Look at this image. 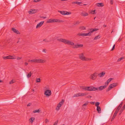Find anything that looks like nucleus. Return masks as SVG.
I'll return each mask as SVG.
<instances>
[{
	"mask_svg": "<svg viewBox=\"0 0 125 125\" xmlns=\"http://www.w3.org/2000/svg\"><path fill=\"white\" fill-rule=\"evenodd\" d=\"M105 86H104V85L102 86L99 87L98 89L100 91H101L103 89H105Z\"/></svg>",
	"mask_w": 125,
	"mask_h": 125,
	"instance_id": "20",
	"label": "nucleus"
},
{
	"mask_svg": "<svg viewBox=\"0 0 125 125\" xmlns=\"http://www.w3.org/2000/svg\"><path fill=\"white\" fill-rule=\"evenodd\" d=\"M58 41L62 42L65 44L71 45H74V43L71 41L62 38L58 39Z\"/></svg>",
	"mask_w": 125,
	"mask_h": 125,
	"instance_id": "1",
	"label": "nucleus"
},
{
	"mask_svg": "<svg viewBox=\"0 0 125 125\" xmlns=\"http://www.w3.org/2000/svg\"><path fill=\"white\" fill-rule=\"evenodd\" d=\"M89 103V102L88 101H86L85 103L82 106L83 109H85L86 108V106Z\"/></svg>",
	"mask_w": 125,
	"mask_h": 125,
	"instance_id": "15",
	"label": "nucleus"
},
{
	"mask_svg": "<svg viewBox=\"0 0 125 125\" xmlns=\"http://www.w3.org/2000/svg\"><path fill=\"white\" fill-rule=\"evenodd\" d=\"M123 111V110H122L121 109V110L120 111V113H121Z\"/></svg>",
	"mask_w": 125,
	"mask_h": 125,
	"instance_id": "60",
	"label": "nucleus"
},
{
	"mask_svg": "<svg viewBox=\"0 0 125 125\" xmlns=\"http://www.w3.org/2000/svg\"><path fill=\"white\" fill-rule=\"evenodd\" d=\"M58 11L59 12H60V13H61L62 15H65V11H61L60 10H58Z\"/></svg>",
	"mask_w": 125,
	"mask_h": 125,
	"instance_id": "28",
	"label": "nucleus"
},
{
	"mask_svg": "<svg viewBox=\"0 0 125 125\" xmlns=\"http://www.w3.org/2000/svg\"><path fill=\"white\" fill-rule=\"evenodd\" d=\"M95 10H94L93 11H92L91 12V13L92 14H94L95 13Z\"/></svg>",
	"mask_w": 125,
	"mask_h": 125,
	"instance_id": "48",
	"label": "nucleus"
},
{
	"mask_svg": "<svg viewBox=\"0 0 125 125\" xmlns=\"http://www.w3.org/2000/svg\"><path fill=\"white\" fill-rule=\"evenodd\" d=\"M77 35L79 36H85V33H78V34Z\"/></svg>",
	"mask_w": 125,
	"mask_h": 125,
	"instance_id": "24",
	"label": "nucleus"
},
{
	"mask_svg": "<svg viewBox=\"0 0 125 125\" xmlns=\"http://www.w3.org/2000/svg\"><path fill=\"white\" fill-rule=\"evenodd\" d=\"M73 4H76L78 5H80V4L82 3V2L78 1H75L73 2L72 3Z\"/></svg>",
	"mask_w": 125,
	"mask_h": 125,
	"instance_id": "35",
	"label": "nucleus"
},
{
	"mask_svg": "<svg viewBox=\"0 0 125 125\" xmlns=\"http://www.w3.org/2000/svg\"><path fill=\"white\" fill-rule=\"evenodd\" d=\"M36 63H43L45 62L44 60L41 59H36Z\"/></svg>",
	"mask_w": 125,
	"mask_h": 125,
	"instance_id": "12",
	"label": "nucleus"
},
{
	"mask_svg": "<svg viewBox=\"0 0 125 125\" xmlns=\"http://www.w3.org/2000/svg\"><path fill=\"white\" fill-rule=\"evenodd\" d=\"M125 109V107L123 106L121 108V109L123 111Z\"/></svg>",
	"mask_w": 125,
	"mask_h": 125,
	"instance_id": "52",
	"label": "nucleus"
},
{
	"mask_svg": "<svg viewBox=\"0 0 125 125\" xmlns=\"http://www.w3.org/2000/svg\"><path fill=\"white\" fill-rule=\"evenodd\" d=\"M52 94L51 91L50 90H47L45 91L44 94L47 97H49Z\"/></svg>",
	"mask_w": 125,
	"mask_h": 125,
	"instance_id": "7",
	"label": "nucleus"
},
{
	"mask_svg": "<svg viewBox=\"0 0 125 125\" xmlns=\"http://www.w3.org/2000/svg\"><path fill=\"white\" fill-rule=\"evenodd\" d=\"M42 18H43V19H46V17H42Z\"/></svg>",
	"mask_w": 125,
	"mask_h": 125,
	"instance_id": "63",
	"label": "nucleus"
},
{
	"mask_svg": "<svg viewBox=\"0 0 125 125\" xmlns=\"http://www.w3.org/2000/svg\"><path fill=\"white\" fill-rule=\"evenodd\" d=\"M12 31L15 33L19 34H20V32L16 30V29L14 28L12 29Z\"/></svg>",
	"mask_w": 125,
	"mask_h": 125,
	"instance_id": "18",
	"label": "nucleus"
},
{
	"mask_svg": "<svg viewBox=\"0 0 125 125\" xmlns=\"http://www.w3.org/2000/svg\"><path fill=\"white\" fill-rule=\"evenodd\" d=\"M123 102H121L120 104L117 107L116 109L118 110H119L120 108L123 105Z\"/></svg>",
	"mask_w": 125,
	"mask_h": 125,
	"instance_id": "22",
	"label": "nucleus"
},
{
	"mask_svg": "<svg viewBox=\"0 0 125 125\" xmlns=\"http://www.w3.org/2000/svg\"><path fill=\"white\" fill-rule=\"evenodd\" d=\"M64 102V100H62L58 104L56 108V110H57L58 111L59 110L61 106L63 104Z\"/></svg>",
	"mask_w": 125,
	"mask_h": 125,
	"instance_id": "6",
	"label": "nucleus"
},
{
	"mask_svg": "<svg viewBox=\"0 0 125 125\" xmlns=\"http://www.w3.org/2000/svg\"><path fill=\"white\" fill-rule=\"evenodd\" d=\"M34 119L35 118H34L31 117L29 121L31 123H32Z\"/></svg>",
	"mask_w": 125,
	"mask_h": 125,
	"instance_id": "32",
	"label": "nucleus"
},
{
	"mask_svg": "<svg viewBox=\"0 0 125 125\" xmlns=\"http://www.w3.org/2000/svg\"><path fill=\"white\" fill-rule=\"evenodd\" d=\"M29 62H34L36 63V59H33L31 60H29L28 61Z\"/></svg>",
	"mask_w": 125,
	"mask_h": 125,
	"instance_id": "23",
	"label": "nucleus"
},
{
	"mask_svg": "<svg viewBox=\"0 0 125 125\" xmlns=\"http://www.w3.org/2000/svg\"><path fill=\"white\" fill-rule=\"evenodd\" d=\"M71 14V13L70 12H68L66 11H65V15H69Z\"/></svg>",
	"mask_w": 125,
	"mask_h": 125,
	"instance_id": "41",
	"label": "nucleus"
},
{
	"mask_svg": "<svg viewBox=\"0 0 125 125\" xmlns=\"http://www.w3.org/2000/svg\"><path fill=\"white\" fill-rule=\"evenodd\" d=\"M92 60V59L90 58H86L85 57V58L84 61H90Z\"/></svg>",
	"mask_w": 125,
	"mask_h": 125,
	"instance_id": "31",
	"label": "nucleus"
},
{
	"mask_svg": "<svg viewBox=\"0 0 125 125\" xmlns=\"http://www.w3.org/2000/svg\"><path fill=\"white\" fill-rule=\"evenodd\" d=\"M113 79V78H110L107 80V81L109 83Z\"/></svg>",
	"mask_w": 125,
	"mask_h": 125,
	"instance_id": "39",
	"label": "nucleus"
},
{
	"mask_svg": "<svg viewBox=\"0 0 125 125\" xmlns=\"http://www.w3.org/2000/svg\"><path fill=\"white\" fill-rule=\"evenodd\" d=\"M80 96L79 93L74 94L73 97H78Z\"/></svg>",
	"mask_w": 125,
	"mask_h": 125,
	"instance_id": "38",
	"label": "nucleus"
},
{
	"mask_svg": "<svg viewBox=\"0 0 125 125\" xmlns=\"http://www.w3.org/2000/svg\"><path fill=\"white\" fill-rule=\"evenodd\" d=\"M80 96H84L87 95L88 93L87 92H85L84 93H79Z\"/></svg>",
	"mask_w": 125,
	"mask_h": 125,
	"instance_id": "17",
	"label": "nucleus"
},
{
	"mask_svg": "<svg viewBox=\"0 0 125 125\" xmlns=\"http://www.w3.org/2000/svg\"><path fill=\"white\" fill-rule=\"evenodd\" d=\"M108 82L107 81H106V82H105V85H104V86H105V87H106L107 86L108 84Z\"/></svg>",
	"mask_w": 125,
	"mask_h": 125,
	"instance_id": "43",
	"label": "nucleus"
},
{
	"mask_svg": "<svg viewBox=\"0 0 125 125\" xmlns=\"http://www.w3.org/2000/svg\"><path fill=\"white\" fill-rule=\"evenodd\" d=\"M28 64V63L27 62H25V65H27Z\"/></svg>",
	"mask_w": 125,
	"mask_h": 125,
	"instance_id": "61",
	"label": "nucleus"
},
{
	"mask_svg": "<svg viewBox=\"0 0 125 125\" xmlns=\"http://www.w3.org/2000/svg\"><path fill=\"white\" fill-rule=\"evenodd\" d=\"M83 46V45L82 44H74L73 47V48H78L80 47H82Z\"/></svg>",
	"mask_w": 125,
	"mask_h": 125,
	"instance_id": "10",
	"label": "nucleus"
},
{
	"mask_svg": "<svg viewBox=\"0 0 125 125\" xmlns=\"http://www.w3.org/2000/svg\"><path fill=\"white\" fill-rule=\"evenodd\" d=\"M31 105V104L30 103H29L28 104H27V106H30Z\"/></svg>",
	"mask_w": 125,
	"mask_h": 125,
	"instance_id": "62",
	"label": "nucleus"
},
{
	"mask_svg": "<svg viewBox=\"0 0 125 125\" xmlns=\"http://www.w3.org/2000/svg\"><path fill=\"white\" fill-rule=\"evenodd\" d=\"M42 52H44L45 53H46V50L45 49H44L43 50Z\"/></svg>",
	"mask_w": 125,
	"mask_h": 125,
	"instance_id": "57",
	"label": "nucleus"
},
{
	"mask_svg": "<svg viewBox=\"0 0 125 125\" xmlns=\"http://www.w3.org/2000/svg\"><path fill=\"white\" fill-rule=\"evenodd\" d=\"M62 22V21L57 19H50L48 20L47 21V23H52L54 22Z\"/></svg>",
	"mask_w": 125,
	"mask_h": 125,
	"instance_id": "3",
	"label": "nucleus"
},
{
	"mask_svg": "<svg viewBox=\"0 0 125 125\" xmlns=\"http://www.w3.org/2000/svg\"><path fill=\"white\" fill-rule=\"evenodd\" d=\"M115 44H114L113 46V48L111 50H113L115 48Z\"/></svg>",
	"mask_w": 125,
	"mask_h": 125,
	"instance_id": "54",
	"label": "nucleus"
},
{
	"mask_svg": "<svg viewBox=\"0 0 125 125\" xmlns=\"http://www.w3.org/2000/svg\"><path fill=\"white\" fill-rule=\"evenodd\" d=\"M124 59V57H121L120 58H119L117 60L118 62H119L121 60H122L123 59Z\"/></svg>",
	"mask_w": 125,
	"mask_h": 125,
	"instance_id": "40",
	"label": "nucleus"
},
{
	"mask_svg": "<svg viewBox=\"0 0 125 125\" xmlns=\"http://www.w3.org/2000/svg\"><path fill=\"white\" fill-rule=\"evenodd\" d=\"M97 30V29H90V32L88 33H85V36L91 35V33H92L93 32L96 31Z\"/></svg>",
	"mask_w": 125,
	"mask_h": 125,
	"instance_id": "8",
	"label": "nucleus"
},
{
	"mask_svg": "<svg viewBox=\"0 0 125 125\" xmlns=\"http://www.w3.org/2000/svg\"><path fill=\"white\" fill-rule=\"evenodd\" d=\"M81 88L85 91H95L97 90V88L93 87L82 86Z\"/></svg>",
	"mask_w": 125,
	"mask_h": 125,
	"instance_id": "2",
	"label": "nucleus"
},
{
	"mask_svg": "<svg viewBox=\"0 0 125 125\" xmlns=\"http://www.w3.org/2000/svg\"><path fill=\"white\" fill-rule=\"evenodd\" d=\"M44 90H45L46 91V90H48V89L46 87H44Z\"/></svg>",
	"mask_w": 125,
	"mask_h": 125,
	"instance_id": "56",
	"label": "nucleus"
},
{
	"mask_svg": "<svg viewBox=\"0 0 125 125\" xmlns=\"http://www.w3.org/2000/svg\"><path fill=\"white\" fill-rule=\"evenodd\" d=\"M95 103V102H90V103L91 104H94Z\"/></svg>",
	"mask_w": 125,
	"mask_h": 125,
	"instance_id": "58",
	"label": "nucleus"
},
{
	"mask_svg": "<svg viewBox=\"0 0 125 125\" xmlns=\"http://www.w3.org/2000/svg\"><path fill=\"white\" fill-rule=\"evenodd\" d=\"M80 22L79 21H75L73 23V24L74 25H78L80 23Z\"/></svg>",
	"mask_w": 125,
	"mask_h": 125,
	"instance_id": "30",
	"label": "nucleus"
},
{
	"mask_svg": "<svg viewBox=\"0 0 125 125\" xmlns=\"http://www.w3.org/2000/svg\"><path fill=\"white\" fill-rule=\"evenodd\" d=\"M113 0H110V3L111 4H113Z\"/></svg>",
	"mask_w": 125,
	"mask_h": 125,
	"instance_id": "55",
	"label": "nucleus"
},
{
	"mask_svg": "<svg viewBox=\"0 0 125 125\" xmlns=\"http://www.w3.org/2000/svg\"><path fill=\"white\" fill-rule=\"evenodd\" d=\"M43 41L45 42H49L52 41V40L51 39H44Z\"/></svg>",
	"mask_w": 125,
	"mask_h": 125,
	"instance_id": "25",
	"label": "nucleus"
},
{
	"mask_svg": "<svg viewBox=\"0 0 125 125\" xmlns=\"http://www.w3.org/2000/svg\"><path fill=\"white\" fill-rule=\"evenodd\" d=\"M32 74V73H31V72H30V73L27 75V78H29L30 77Z\"/></svg>",
	"mask_w": 125,
	"mask_h": 125,
	"instance_id": "34",
	"label": "nucleus"
},
{
	"mask_svg": "<svg viewBox=\"0 0 125 125\" xmlns=\"http://www.w3.org/2000/svg\"><path fill=\"white\" fill-rule=\"evenodd\" d=\"M116 115L117 114L114 113V115H113V117H112V118L111 119V121H112L115 118V117L116 116Z\"/></svg>",
	"mask_w": 125,
	"mask_h": 125,
	"instance_id": "36",
	"label": "nucleus"
},
{
	"mask_svg": "<svg viewBox=\"0 0 125 125\" xmlns=\"http://www.w3.org/2000/svg\"><path fill=\"white\" fill-rule=\"evenodd\" d=\"M121 40V39H120V38H119V39H118V41H120Z\"/></svg>",
	"mask_w": 125,
	"mask_h": 125,
	"instance_id": "64",
	"label": "nucleus"
},
{
	"mask_svg": "<svg viewBox=\"0 0 125 125\" xmlns=\"http://www.w3.org/2000/svg\"><path fill=\"white\" fill-rule=\"evenodd\" d=\"M105 72H102L101 73L99 74L98 73V75L100 77H103L105 74Z\"/></svg>",
	"mask_w": 125,
	"mask_h": 125,
	"instance_id": "14",
	"label": "nucleus"
},
{
	"mask_svg": "<svg viewBox=\"0 0 125 125\" xmlns=\"http://www.w3.org/2000/svg\"><path fill=\"white\" fill-rule=\"evenodd\" d=\"M38 10L36 9H31L28 11V12L29 14H32L36 12Z\"/></svg>",
	"mask_w": 125,
	"mask_h": 125,
	"instance_id": "11",
	"label": "nucleus"
},
{
	"mask_svg": "<svg viewBox=\"0 0 125 125\" xmlns=\"http://www.w3.org/2000/svg\"><path fill=\"white\" fill-rule=\"evenodd\" d=\"M101 37L100 35H97L94 38V40H97L99 39Z\"/></svg>",
	"mask_w": 125,
	"mask_h": 125,
	"instance_id": "26",
	"label": "nucleus"
},
{
	"mask_svg": "<svg viewBox=\"0 0 125 125\" xmlns=\"http://www.w3.org/2000/svg\"><path fill=\"white\" fill-rule=\"evenodd\" d=\"M96 110L98 113H101V108L100 106H97V107Z\"/></svg>",
	"mask_w": 125,
	"mask_h": 125,
	"instance_id": "19",
	"label": "nucleus"
},
{
	"mask_svg": "<svg viewBox=\"0 0 125 125\" xmlns=\"http://www.w3.org/2000/svg\"><path fill=\"white\" fill-rule=\"evenodd\" d=\"M3 58L4 59H9L8 56H4L3 57Z\"/></svg>",
	"mask_w": 125,
	"mask_h": 125,
	"instance_id": "46",
	"label": "nucleus"
},
{
	"mask_svg": "<svg viewBox=\"0 0 125 125\" xmlns=\"http://www.w3.org/2000/svg\"><path fill=\"white\" fill-rule=\"evenodd\" d=\"M49 121L47 119H46L45 120V123H47V122H49Z\"/></svg>",
	"mask_w": 125,
	"mask_h": 125,
	"instance_id": "45",
	"label": "nucleus"
},
{
	"mask_svg": "<svg viewBox=\"0 0 125 125\" xmlns=\"http://www.w3.org/2000/svg\"><path fill=\"white\" fill-rule=\"evenodd\" d=\"M41 111V109H39L38 110H34L33 112V113H39Z\"/></svg>",
	"mask_w": 125,
	"mask_h": 125,
	"instance_id": "21",
	"label": "nucleus"
},
{
	"mask_svg": "<svg viewBox=\"0 0 125 125\" xmlns=\"http://www.w3.org/2000/svg\"><path fill=\"white\" fill-rule=\"evenodd\" d=\"M58 123V121L57 120L53 124V125H57Z\"/></svg>",
	"mask_w": 125,
	"mask_h": 125,
	"instance_id": "47",
	"label": "nucleus"
},
{
	"mask_svg": "<svg viewBox=\"0 0 125 125\" xmlns=\"http://www.w3.org/2000/svg\"><path fill=\"white\" fill-rule=\"evenodd\" d=\"M18 40H19L18 41V42H17V43H19L20 42H21V41L20 40H22V39H21V38H19L18 39Z\"/></svg>",
	"mask_w": 125,
	"mask_h": 125,
	"instance_id": "44",
	"label": "nucleus"
},
{
	"mask_svg": "<svg viewBox=\"0 0 125 125\" xmlns=\"http://www.w3.org/2000/svg\"><path fill=\"white\" fill-rule=\"evenodd\" d=\"M36 83H40L41 82V79L40 78H36Z\"/></svg>",
	"mask_w": 125,
	"mask_h": 125,
	"instance_id": "37",
	"label": "nucleus"
},
{
	"mask_svg": "<svg viewBox=\"0 0 125 125\" xmlns=\"http://www.w3.org/2000/svg\"><path fill=\"white\" fill-rule=\"evenodd\" d=\"M99 104L100 103L99 102H97L95 104V105L97 107V106H98L99 105Z\"/></svg>",
	"mask_w": 125,
	"mask_h": 125,
	"instance_id": "42",
	"label": "nucleus"
},
{
	"mask_svg": "<svg viewBox=\"0 0 125 125\" xmlns=\"http://www.w3.org/2000/svg\"><path fill=\"white\" fill-rule=\"evenodd\" d=\"M9 59H15V57H14L12 56L9 55L8 56Z\"/></svg>",
	"mask_w": 125,
	"mask_h": 125,
	"instance_id": "33",
	"label": "nucleus"
},
{
	"mask_svg": "<svg viewBox=\"0 0 125 125\" xmlns=\"http://www.w3.org/2000/svg\"><path fill=\"white\" fill-rule=\"evenodd\" d=\"M14 83V82L13 81V80H11V81L10 82V84H12L13 83Z\"/></svg>",
	"mask_w": 125,
	"mask_h": 125,
	"instance_id": "50",
	"label": "nucleus"
},
{
	"mask_svg": "<svg viewBox=\"0 0 125 125\" xmlns=\"http://www.w3.org/2000/svg\"><path fill=\"white\" fill-rule=\"evenodd\" d=\"M97 5L98 6V7H103L104 6V4L103 3H97Z\"/></svg>",
	"mask_w": 125,
	"mask_h": 125,
	"instance_id": "27",
	"label": "nucleus"
},
{
	"mask_svg": "<svg viewBox=\"0 0 125 125\" xmlns=\"http://www.w3.org/2000/svg\"><path fill=\"white\" fill-rule=\"evenodd\" d=\"M21 58H20V57H18L17 58V60H19Z\"/></svg>",
	"mask_w": 125,
	"mask_h": 125,
	"instance_id": "59",
	"label": "nucleus"
},
{
	"mask_svg": "<svg viewBox=\"0 0 125 125\" xmlns=\"http://www.w3.org/2000/svg\"><path fill=\"white\" fill-rule=\"evenodd\" d=\"M98 73L96 72H95L94 73L91 75L90 78L93 80H95L96 78Z\"/></svg>",
	"mask_w": 125,
	"mask_h": 125,
	"instance_id": "5",
	"label": "nucleus"
},
{
	"mask_svg": "<svg viewBox=\"0 0 125 125\" xmlns=\"http://www.w3.org/2000/svg\"><path fill=\"white\" fill-rule=\"evenodd\" d=\"M81 15L83 16H86L88 15V13L85 12V11H83L81 12Z\"/></svg>",
	"mask_w": 125,
	"mask_h": 125,
	"instance_id": "16",
	"label": "nucleus"
},
{
	"mask_svg": "<svg viewBox=\"0 0 125 125\" xmlns=\"http://www.w3.org/2000/svg\"><path fill=\"white\" fill-rule=\"evenodd\" d=\"M44 22L43 21H42L38 23L37 25L36 26V28H38L41 27L42 25L43 24Z\"/></svg>",
	"mask_w": 125,
	"mask_h": 125,
	"instance_id": "13",
	"label": "nucleus"
},
{
	"mask_svg": "<svg viewBox=\"0 0 125 125\" xmlns=\"http://www.w3.org/2000/svg\"><path fill=\"white\" fill-rule=\"evenodd\" d=\"M79 57L81 60L84 61L85 58V57L84 56V53H81L79 54Z\"/></svg>",
	"mask_w": 125,
	"mask_h": 125,
	"instance_id": "9",
	"label": "nucleus"
},
{
	"mask_svg": "<svg viewBox=\"0 0 125 125\" xmlns=\"http://www.w3.org/2000/svg\"><path fill=\"white\" fill-rule=\"evenodd\" d=\"M85 27L84 26H81L79 27V29L81 30H85Z\"/></svg>",
	"mask_w": 125,
	"mask_h": 125,
	"instance_id": "29",
	"label": "nucleus"
},
{
	"mask_svg": "<svg viewBox=\"0 0 125 125\" xmlns=\"http://www.w3.org/2000/svg\"><path fill=\"white\" fill-rule=\"evenodd\" d=\"M118 83H114L111 84L109 86L108 88L106 90V91L108 92L110 90L112 89L118 85Z\"/></svg>",
	"mask_w": 125,
	"mask_h": 125,
	"instance_id": "4",
	"label": "nucleus"
},
{
	"mask_svg": "<svg viewBox=\"0 0 125 125\" xmlns=\"http://www.w3.org/2000/svg\"><path fill=\"white\" fill-rule=\"evenodd\" d=\"M91 96L90 95H88L87 96H86V98H88L90 99L91 98Z\"/></svg>",
	"mask_w": 125,
	"mask_h": 125,
	"instance_id": "49",
	"label": "nucleus"
},
{
	"mask_svg": "<svg viewBox=\"0 0 125 125\" xmlns=\"http://www.w3.org/2000/svg\"><path fill=\"white\" fill-rule=\"evenodd\" d=\"M119 110H118L116 109V110H115V113L117 114L118 112H119Z\"/></svg>",
	"mask_w": 125,
	"mask_h": 125,
	"instance_id": "51",
	"label": "nucleus"
},
{
	"mask_svg": "<svg viewBox=\"0 0 125 125\" xmlns=\"http://www.w3.org/2000/svg\"><path fill=\"white\" fill-rule=\"evenodd\" d=\"M41 1V0H34V1L35 2H37Z\"/></svg>",
	"mask_w": 125,
	"mask_h": 125,
	"instance_id": "53",
	"label": "nucleus"
}]
</instances>
